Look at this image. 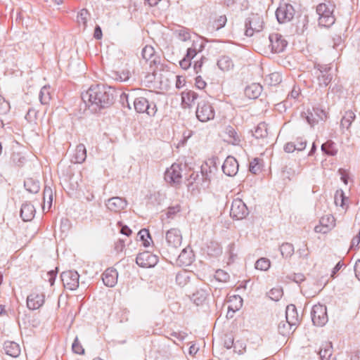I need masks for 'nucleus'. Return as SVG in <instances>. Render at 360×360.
Returning a JSON list of instances; mask_svg holds the SVG:
<instances>
[{"mask_svg": "<svg viewBox=\"0 0 360 360\" xmlns=\"http://www.w3.org/2000/svg\"><path fill=\"white\" fill-rule=\"evenodd\" d=\"M72 351L77 354H83L84 353V349L82 345L79 342L77 338H75L74 342L72 343Z\"/></svg>", "mask_w": 360, "mask_h": 360, "instance_id": "nucleus-43", "label": "nucleus"}, {"mask_svg": "<svg viewBox=\"0 0 360 360\" xmlns=\"http://www.w3.org/2000/svg\"><path fill=\"white\" fill-rule=\"evenodd\" d=\"M166 241L171 248H180L183 241L181 231L176 229H169L166 233Z\"/></svg>", "mask_w": 360, "mask_h": 360, "instance_id": "nucleus-11", "label": "nucleus"}, {"mask_svg": "<svg viewBox=\"0 0 360 360\" xmlns=\"http://www.w3.org/2000/svg\"><path fill=\"white\" fill-rule=\"evenodd\" d=\"M311 319L314 325L323 326L328 321L326 306L321 304H315L312 308Z\"/></svg>", "mask_w": 360, "mask_h": 360, "instance_id": "nucleus-6", "label": "nucleus"}, {"mask_svg": "<svg viewBox=\"0 0 360 360\" xmlns=\"http://www.w3.org/2000/svg\"><path fill=\"white\" fill-rule=\"evenodd\" d=\"M295 145L296 146V150H302L306 147V141H304L302 138L297 139Z\"/></svg>", "mask_w": 360, "mask_h": 360, "instance_id": "nucleus-56", "label": "nucleus"}, {"mask_svg": "<svg viewBox=\"0 0 360 360\" xmlns=\"http://www.w3.org/2000/svg\"><path fill=\"white\" fill-rule=\"evenodd\" d=\"M263 165L262 160L259 158H255L250 163V171L253 174L258 173Z\"/></svg>", "mask_w": 360, "mask_h": 360, "instance_id": "nucleus-38", "label": "nucleus"}, {"mask_svg": "<svg viewBox=\"0 0 360 360\" xmlns=\"http://www.w3.org/2000/svg\"><path fill=\"white\" fill-rule=\"evenodd\" d=\"M334 200L336 206L340 207L344 211L347 210L349 200L345 197V193L342 190L336 191Z\"/></svg>", "mask_w": 360, "mask_h": 360, "instance_id": "nucleus-25", "label": "nucleus"}, {"mask_svg": "<svg viewBox=\"0 0 360 360\" xmlns=\"http://www.w3.org/2000/svg\"><path fill=\"white\" fill-rule=\"evenodd\" d=\"M223 344L227 349H230L233 345V338L231 335H225L223 338Z\"/></svg>", "mask_w": 360, "mask_h": 360, "instance_id": "nucleus-48", "label": "nucleus"}, {"mask_svg": "<svg viewBox=\"0 0 360 360\" xmlns=\"http://www.w3.org/2000/svg\"><path fill=\"white\" fill-rule=\"evenodd\" d=\"M102 31L99 26L96 27L94 30V36L97 39H101L102 38Z\"/></svg>", "mask_w": 360, "mask_h": 360, "instance_id": "nucleus-61", "label": "nucleus"}, {"mask_svg": "<svg viewBox=\"0 0 360 360\" xmlns=\"http://www.w3.org/2000/svg\"><path fill=\"white\" fill-rule=\"evenodd\" d=\"M106 206L110 211L118 212L127 206V202L121 198L114 197L108 200Z\"/></svg>", "mask_w": 360, "mask_h": 360, "instance_id": "nucleus-20", "label": "nucleus"}, {"mask_svg": "<svg viewBox=\"0 0 360 360\" xmlns=\"http://www.w3.org/2000/svg\"><path fill=\"white\" fill-rule=\"evenodd\" d=\"M155 56V49L152 46L146 45L142 50V57L146 60H151Z\"/></svg>", "mask_w": 360, "mask_h": 360, "instance_id": "nucleus-40", "label": "nucleus"}, {"mask_svg": "<svg viewBox=\"0 0 360 360\" xmlns=\"http://www.w3.org/2000/svg\"><path fill=\"white\" fill-rule=\"evenodd\" d=\"M165 180L172 183H179L181 179V168L178 164H173L168 168L165 174Z\"/></svg>", "mask_w": 360, "mask_h": 360, "instance_id": "nucleus-14", "label": "nucleus"}, {"mask_svg": "<svg viewBox=\"0 0 360 360\" xmlns=\"http://www.w3.org/2000/svg\"><path fill=\"white\" fill-rule=\"evenodd\" d=\"M276 15L280 22L290 21L294 16V8L290 4H281L277 8Z\"/></svg>", "mask_w": 360, "mask_h": 360, "instance_id": "nucleus-12", "label": "nucleus"}, {"mask_svg": "<svg viewBox=\"0 0 360 360\" xmlns=\"http://www.w3.org/2000/svg\"><path fill=\"white\" fill-rule=\"evenodd\" d=\"M118 274L113 268L107 269L103 274V281L108 287H113L117 282Z\"/></svg>", "mask_w": 360, "mask_h": 360, "instance_id": "nucleus-19", "label": "nucleus"}, {"mask_svg": "<svg viewBox=\"0 0 360 360\" xmlns=\"http://www.w3.org/2000/svg\"><path fill=\"white\" fill-rule=\"evenodd\" d=\"M11 109L10 103L0 95V116L7 114Z\"/></svg>", "mask_w": 360, "mask_h": 360, "instance_id": "nucleus-41", "label": "nucleus"}, {"mask_svg": "<svg viewBox=\"0 0 360 360\" xmlns=\"http://www.w3.org/2000/svg\"><path fill=\"white\" fill-rule=\"evenodd\" d=\"M333 143L330 142H327L325 143H323L321 146V148L323 151H325L326 153L330 155H334L335 153L330 150V148L332 147Z\"/></svg>", "mask_w": 360, "mask_h": 360, "instance_id": "nucleus-55", "label": "nucleus"}, {"mask_svg": "<svg viewBox=\"0 0 360 360\" xmlns=\"http://www.w3.org/2000/svg\"><path fill=\"white\" fill-rule=\"evenodd\" d=\"M53 200V192L52 190L49 188H45L44 191V205L43 209L44 210L46 206L47 205V208L49 209L52 205Z\"/></svg>", "mask_w": 360, "mask_h": 360, "instance_id": "nucleus-36", "label": "nucleus"}, {"mask_svg": "<svg viewBox=\"0 0 360 360\" xmlns=\"http://www.w3.org/2000/svg\"><path fill=\"white\" fill-rule=\"evenodd\" d=\"M197 52L198 51L195 48L190 47L187 50V53H186V57H187L190 60H192L197 54Z\"/></svg>", "mask_w": 360, "mask_h": 360, "instance_id": "nucleus-59", "label": "nucleus"}, {"mask_svg": "<svg viewBox=\"0 0 360 360\" xmlns=\"http://www.w3.org/2000/svg\"><path fill=\"white\" fill-rule=\"evenodd\" d=\"M283 295V291L281 288H273L269 292V297L273 300H278Z\"/></svg>", "mask_w": 360, "mask_h": 360, "instance_id": "nucleus-44", "label": "nucleus"}, {"mask_svg": "<svg viewBox=\"0 0 360 360\" xmlns=\"http://www.w3.org/2000/svg\"><path fill=\"white\" fill-rule=\"evenodd\" d=\"M181 210L180 205H176L174 207H170L168 208L167 210V215L169 217H172L173 215L176 214V213L179 212Z\"/></svg>", "mask_w": 360, "mask_h": 360, "instance_id": "nucleus-53", "label": "nucleus"}, {"mask_svg": "<svg viewBox=\"0 0 360 360\" xmlns=\"http://www.w3.org/2000/svg\"><path fill=\"white\" fill-rule=\"evenodd\" d=\"M47 276L50 284L52 285L54 283L56 273L53 271L47 273Z\"/></svg>", "mask_w": 360, "mask_h": 360, "instance_id": "nucleus-63", "label": "nucleus"}, {"mask_svg": "<svg viewBox=\"0 0 360 360\" xmlns=\"http://www.w3.org/2000/svg\"><path fill=\"white\" fill-rule=\"evenodd\" d=\"M262 91V86L258 83H253L246 87L245 94L250 99H255L259 96Z\"/></svg>", "mask_w": 360, "mask_h": 360, "instance_id": "nucleus-24", "label": "nucleus"}, {"mask_svg": "<svg viewBox=\"0 0 360 360\" xmlns=\"http://www.w3.org/2000/svg\"><path fill=\"white\" fill-rule=\"evenodd\" d=\"M217 65L223 71H229L233 67L232 60L228 56H221L218 60Z\"/></svg>", "mask_w": 360, "mask_h": 360, "instance_id": "nucleus-31", "label": "nucleus"}, {"mask_svg": "<svg viewBox=\"0 0 360 360\" xmlns=\"http://www.w3.org/2000/svg\"><path fill=\"white\" fill-rule=\"evenodd\" d=\"M51 99V92L49 88L46 86H44L39 94V100L40 102L44 105H47L49 103Z\"/></svg>", "mask_w": 360, "mask_h": 360, "instance_id": "nucleus-34", "label": "nucleus"}, {"mask_svg": "<svg viewBox=\"0 0 360 360\" xmlns=\"http://www.w3.org/2000/svg\"><path fill=\"white\" fill-rule=\"evenodd\" d=\"M234 349L238 354H242L245 352L246 347L243 342H237L234 345Z\"/></svg>", "mask_w": 360, "mask_h": 360, "instance_id": "nucleus-54", "label": "nucleus"}, {"mask_svg": "<svg viewBox=\"0 0 360 360\" xmlns=\"http://www.w3.org/2000/svg\"><path fill=\"white\" fill-rule=\"evenodd\" d=\"M25 187L26 189L33 193H36L39 191V184L32 178H27L25 181Z\"/></svg>", "mask_w": 360, "mask_h": 360, "instance_id": "nucleus-32", "label": "nucleus"}, {"mask_svg": "<svg viewBox=\"0 0 360 360\" xmlns=\"http://www.w3.org/2000/svg\"><path fill=\"white\" fill-rule=\"evenodd\" d=\"M214 110L208 101H202L198 105L196 117L200 122H207L214 117Z\"/></svg>", "mask_w": 360, "mask_h": 360, "instance_id": "nucleus-4", "label": "nucleus"}, {"mask_svg": "<svg viewBox=\"0 0 360 360\" xmlns=\"http://www.w3.org/2000/svg\"><path fill=\"white\" fill-rule=\"evenodd\" d=\"M336 225L335 217L331 214L323 216L319 224L314 227V231L317 233L326 234L330 232Z\"/></svg>", "mask_w": 360, "mask_h": 360, "instance_id": "nucleus-5", "label": "nucleus"}, {"mask_svg": "<svg viewBox=\"0 0 360 360\" xmlns=\"http://www.w3.org/2000/svg\"><path fill=\"white\" fill-rule=\"evenodd\" d=\"M86 158V150L83 144L77 146L72 157L74 163H82Z\"/></svg>", "mask_w": 360, "mask_h": 360, "instance_id": "nucleus-23", "label": "nucleus"}, {"mask_svg": "<svg viewBox=\"0 0 360 360\" xmlns=\"http://www.w3.org/2000/svg\"><path fill=\"white\" fill-rule=\"evenodd\" d=\"M227 21L225 15H214L209 22L208 29L211 32L217 31L224 27Z\"/></svg>", "mask_w": 360, "mask_h": 360, "instance_id": "nucleus-18", "label": "nucleus"}, {"mask_svg": "<svg viewBox=\"0 0 360 360\" xmlns=\"http://www.w3.org/2000/svg\"><path fill=\"white\" fill-rule=\"evenodd\" d=\"M354 271H355L356 277L360 281V261L356 262L355 266H354Z\"/></svg>", "mask_w": 360, "mask_h": 360, "instance_id": "nucleus-64", "label": "nucleus"}, {"mask_svg": "<svg viewBox=\"0 0 360 360\" xmlns=\"http://www.w3.org/2000/svg\"><path fill=\"white\" fill-rule=\"evenodd\" d=\"M197 98V94L191 91L186 90L181 94V102L182 105L186 107H190Z\"/></svg>", "mask_w": 360, "mask_h": 360, "instance_id": "nucleus-27", "label": "nucleus"}, {"mask_svg": "<svg viewBox=\"0 0 360 360\" xmlns=\"http://www.w3.org/2000/svg\"><path fill=\"white\" fill-rule=\"evenodd\" d=\"M286 322L288 326H296L300 321V316L294 304H290L286 307Z\"/></svg>", "mask_w": 360, "mask_h": 360, "instance_id": "nucleus-21", "label": "nucleus"}, {"mask_svg": "<svg viewBox=\"0 0 360 360\" xmlns=\"http://www.w3.org/2000/svg\"><path fill=\"white\" fill-rule=\"evenodd\" d=\"M222 170L227 176H234L238 171V163L233 157L229 156L226 158L223 165Z\"/></svg>", "mask_w": 360, "mask_h": 360, "instance_id": "nucleus-15", "label": "nucleus"}, {"mask_svg": "<svg viewBox=\"0 0 360 360\" xmlns=\"http://www.w3.org/2000/svg\"><path fill=\"white\" fill-rule=\"evenodd\" d=\"M135 110L139 113L146 112L148 115L155 113L154 108H150L148 101L146 98L139 97L134 102Z\"/></svg>", "mask_w": 360, "mask_h": 360, "instance_id": "nucleus-17", "label": "nucleus"}, {"mask_svg": "<svg viewBox=\"0 0 360 360\" xmlns=\"http://www.w3.org/2000/svg\"><path fill=\"white\" fill-rule=\"evenodd\" d=\"M270 266V261L266 258H260L255 263V268L261 271L268 270Z\"/></svg>", "mask_w": 360, "mask_h": 360, "instance_id": "nucleus-39", "label": "nucleus"}, {"mask_svg": "<svg viewBox=\"0 0 360 360\" xmlns=\"http://www.w3.org/2000/svg\"><path fill=\"white\" fill-rule=\"evenodd\" d=\"M34 212L35 210L33 205L30 204H24L20 210V216L24 221H28L34 217Z\"/></svg>", "mask_w": 360, "mask_h": 360, "instance_id": "nucleus-28", "label": "nucleus"}, {"mask_svg": "<svg viewBox=\"0 0 360 360\" xmlns=\"http://www.w3.org/2000/svg\"><path fill=\"white\" fill-rule=\"evenodd\" d=\"M355 119V114L352 110H347L345 112V115H343L341 122L340 125L341 127L344 129H349V127L351 126L352 122Z\"/></svg>", "mask_w": 360, "mask_h": 360, "instance_id": "nucleus-30", "label": "nucleus"}, {"mask_svg": "<svg viewBox=\"0 0 360 360\" xmlns=\"http://www.w3.org/2000/svg\"><path fill=\"white\" fill-rule=\"evenodd\" d=\"M195 86L199 89H204L207 86L205 81L200 76H198L195 78Z\"/></svg>", "mask_w": 360, "mask_h": 360, "instance_id": "nucleus-51", "label": "nucleus"}, {"mask_svg": "<svg viewBox=\"0 0 360 360\" xmlns=\"http://www.w3.org/2000/svg\"><path fill=\"white\" fill-rule=\"evenodd\" d=\"M44 303V295L42 293L32 292L27 299V304L32 310L37 309Z\"/></svg>", "mask_w": 360, "mask_h": 360, "instance_id": "nucleus-16", "label": "nucleus"}, {"mask_svg": "<svg viewBox=\"0 0 360 360\" xmlns=\"http://www.w3.org/2000/svg\"><path fill=\"white\" fill-rule=\"evenodd\" d=\"M223 139L229 144L240 146L243 141V137L240 133L232 126H227L223 132Z\"/></svg>", "mask_w": 360, "mask_h": 360, "instance_id": "nucleus-8", "label": "nucleus"}, {"mask_svg": "<svg viewBox=\"0 0 360 360\" xmlns=\"http://www.w3.org/2000/svg\"><path fill=\"white\" fill-rule=\"evenodd\" d=\"M202 64H203V61H202V59L200 60H197L195 63V64H194V70H195L196 73H198L199 72L201 71Z\"/></svg>", "mask_w": 360, "mask_h": 360, "instance_id": "nucleus-60", "label": "nucleus"}, {"mask_svg": "<svg viewBox=\"0 0 360 360\" xmlns=\"http://www.w3.org/2000/svg\"><path fill=\"white\" fill-rule=\"evenodd\" d=\"M281 251L282 255H284L286 253L285 256L290 255L292 252H293V248L292 245L289 243L283 244L281 247Z\"/></svg>", "mask_w": 360, "mask_h": 360, "instance_id": "nucleus-49", "label": "nucleus"}, {"mask_svg": "<svg viewBox=\"0 0 360 360\" xmlns=\"http://www.w3.org/2000/svg\"><path fill=\"white\" fill-rule=\"evenodd\" d=\"M158 257L152 252L146 251L138 255L136 264L143 268H150L158 263Z\"/></svg>", "mask_w": 360, "mask_h": 360, "instance_id": "nucleus-10", "label": "nucleus"}, {"mask_svg": "<svg viewBox=\"0 0 360 360\" xmlns=\"http://www.w3.org/2000/svg\"><path fill=\"white\" fill-rule=\"evenodd\" d=\"M331 345L330 343H326L325 345L324 348L321 349L319 351V354L321 358H327L331 355Z\"/></svg>", "mask_w": 360, "mask_h": 360, "instance_id": "nucleus-45", "label": "nucleus"}, {"mask_svg": "<svg viewBox=\"0 0 360 360\" xmlns=\"http://www.w3.org/2000/svg\"><path fill=\"white\" fill-rule=\"evenodd\" d=\"M186 84V79L182 76H177L176 81V86L178 89L184 87Z\"/></svg>", "mask_w": 360, "mask_h": 360, "instance_id": "nucleus-57", "label": "nucleus"}, {"mask_svg": "<svg viewBox=\"0 0 360 360\" xmlns=\"http://www.w3.org/2000/svg\"><path fill=\"white\" fill-rule=\"evenodd\" d=\"M318 80L320 86H327L332 80V76L328 72H321L318 75Z\"/></svg>", "mask_w": 360, "mask_h": 360, "instance_id": "nucleus-37", "label": "nucleus"}, {"mask_svg": "<svg viewBox=\"0 0 360 360\" xmlns=\"http://www.w3.org/2000/svg\"><path fill=\"white\" fill-rule=\"evenodd\" d=\"M193 258L191 256V254H188V252L184 250L181 254L178 257V262L180 265L182 266H188L192 262Z\"/></svg>", "mask_w": 360, "mask_h": 360, "instance_id": "nucleus-35", "label": "nucleus"}, {"mask_svg": "<svg viewBox=\"0 0 360 360\" xmlns=\"http://www.w3.org/2000/svg\"><path fill=\"white\" fill-rule=\"evenodd\" d=\"M79 274L76 271H68L61 274V280L65 288L72 290L79 285Z\"/></svg>", "mask_w": 360, "mask_h": 360, "instance_id": "nucleus-9", "label": "nucleus"}, {"mask_svg": "<svg viewBox=\"0 0 360 360\" xmlns=\"http://www.w3.org/2000/svg\"><path fill=\"white\" fill-rule=\"evenodd\" d=\"M266 11L252 13L245 22V34L252 37L255 32H261L264 27V15Z\"/></svg>", "mask_w": 360, "mask_h": 360, "instance_id": "nucleus-2", "label": "nucleus"}, {"mask_svg": "<svg viewBox=\"0 0 360 360\" xmlns=\"http://www.w3.org/2000/svg\"><path fill=\"white\" fill-rule=\"evenodd\" d=\"M117 79H120V81H126L129 78V71H124L120 75H118V72H116Z\"/></svg>", "mask_w": 360, "mask_h": 360, "instance_id": "nucleus-58", "label": "nucleus"}, {"mask_svg": "<svg viewBox=\"0 0 360 360\" xmlns=\"http://www.w3.org/2000/svg\"><path fill=\"white\" fill-rule=\"evenodd\" d=\"M248 214V208L242 200L237 198L233 200L230 210L232 218L236 220L243 219Z\"/></svg>", "mask_w": 360, "mask_h": 360, "instance_id": "nucleus-7", "label": "nucleus"}, {"mask_svg": "<svg viewBox=\"0 0 360 360\" xmlns=\"http://www.w3.org/2000/svg\"><path fill=\"white\" fill-rule=\"evenodd\" d=\"M89 15V14L88 11L86 9H82L78 15V21L79 22H82L84 25H86Z\"/></svg>", "mask_w": 360, "mask_h": 360, "instance_id": "nucleus-47", "label": "nucleus"}, {"mask_svg": "<svg viewBox=\"0 0 360 360\" xmlns=\"http://www.w3.org/2000/svg\"><path fill=\"white\" fill-rule=\"evenodd\" d=\"M267 124L265 122L259 123L253 131V136L257 139H264L268 137Z\"/></svg>", "mask_w": 360, "mask_h": 360, "instance_id": "nucleus-29", "label": "nucleus"}, {"mask_svg": "<svg viewBox=\"0 0 360 360\" xmlns=\"http://www.w3.org/2000/svg\"><path fill=\"white\" fill-rule=\"evenodd\" d=\"M214 277L219 282H227L229 279V275L221 269H219L215 272Z\"/></svg>", "mask_w": 360, "mask_h": 360, "instance_id": "nucleus-42", "label": "nucleus"}, {"mask_svg": "<svg viewBox=\"0 0 360 360\" xmlns=\"http://www.w3.org/2000/svg\"><path fill=\"white\" fill-rule=\"evenodd\" d=\"M270 46L275 53L282 52L287 46V41L278 33H272L269 36Z\"/></svg>", "mask_w": 360, "mask_h": 360, "instance_id": "nucleus-13", "label": "nucleus"}, {"mask_svg": "<svg viewBox=\"0 0 360 360\" xmlns=\"http://www.w3.org/2000/svg\"><path fill=\"white\" fill-rule=\"evenodd\" d=\"M296 150V146L295 143H288L285 146V150L288 153H291Z\"/></svg>", "mask_w": 360, "mask_h": 360, "instance_id": "nucleus-62", "label": "nucleus"}, {"mask_svg": "<svg viewBox=\"0 0 360 360\" xmlns=\"http://www.w3.org/2000/svg\"><path fill=\"white\" fill-rule=\"evenodd\" d=\"M334 5L330 3H321L316 7V12L319 15V24L323 27H330L335 22L333 15Z\"/></svg>", "mask_w": 360, "mask_h": 360, "instance_id": "nucleus-3", "label": "nucleus"}, {"mask_svg": "<svg viewBox=\"0 0 360 360\" xmlns=\"http://www.w3.org/2000/svg\"><path fill=\"white\" fill-rule=\"evenodd\" d=\"M243 306V299L239 295H233L228 301L227 316H232V314L238 311Z\"/></svg>", "mask_w": 360, "mask_h": 360, "instance_id": "nucleus-22", "label": "nucleus"}, {"mask_svg": "<svg viewBox=\"0 0 360 360\" xmlns=\"http://www.w3.org/2000/svg\"><path fill=\"white\" fill-rule=\"evenodd\" d=\"M210 179L207 177L202 178V182L199 185L197 182V187L199 190H206L210 187Z\"/></svg>", "mask_w": 360, "mask_h": 360, "instance_id": "nucleus-50", "label": "nucleus"}, {"mask_svg": "<svg viewBox=\"0 0 360 360\" xmlns=\"http://www.w3.org/2000/svg\"><path fill=\"white\" fill-rule=\"evenodd\" d=\"M6 353L13 357H17L20 354V347L18 344L14 342H6L4 344Z\"/></svg>", "mask_w": 360, "mask_h": 360, "instance_id": "nucleus-26", "label": "nucleus"}, {"mask_svg": "<svg viewBox=\"0 0 360 360\" xmlns=\"http://www.w3.org/2000/svg\"><path fill=\"white\" fill-rule=\"evenodd\" d=\"M292 326H288V323H283L278 325V331L283 335H287L290 333L291 327Z\"/></svg>", "mask_w": 360, "mask_h": 360, "instance_id": "nucleus-46", "label": "nucleus"}, {"mask_svg": "<svg viewBox=\"0 0 360 360\" xmlns=\"http://www.w3.org/2000/svg\"><path fill=\"white\" fill-rule=\"evenodd\" d=\"M138 236L144 247H149L150 245V243H152V238L148 230L145 229L141 230L139 232Z\"/></svg>", "mask_w": 360, "mask_h": 360, "instance_id": "nucleus-33", "label": "nucleus"}, {"mask_svg": "<svg viewBox=\"0 0 360 360\" xmlns=\"http://www.w3.org/2000/svg\"><path fill=\"white\" fill-rule=\"evenodd\" d=\"M179 64L184 70H187L191 65V60L185 56L181 60H180Z\"/></svg>", "mask_w": 360, "mask_h": 360, "instance_id": "nucleus-52", "label": "nucleus"}, {"mask_svg": "<svg viewBox=\"0 0 360 360\" xmlns=\"http://www.w3.org/2000/svg\"><path fill=\"white\" fill-rule=\"evenodd\" d=\"M83 99L89 105L98 108L104 107L110 101L109 95L104 88L98 85L91 86L83 96Z\"/></svg>", "mask_w": 360, "mask_h": 360, "instance_id": "nucleus-1", "label": "nucleus"}]
</instances>
